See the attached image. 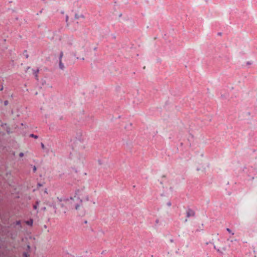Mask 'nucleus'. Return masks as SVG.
Instances as JSON below:
<instances>
[{"mask_svg": "<svg viewBox=\"0 0 257 257\" xmlns=\"http://www.w3.org/2000/svg\"><path fill=\"white\" fill-rule=\"evenodd\" d=\"M86 43L84 41H82L77 43L75 45L76 49L77 51L82 50V52L85 51V47Z\"/></svg>", "mask_w": 257, "mask_h": 257, "instance_id": "obj_1", "label": "nucleus"}, {"mask_svg": "<svg viewBox=\"0 0 257 257\" xmlns=\"http://www.w3.org/2000/svg\"><path fill=\"white\" fill-rule=\"evenodd\" d=\"M63 56V52H61L60 53V56H59V68L61 70H63L65 68L64 64L62 62V59Z\"/></svg>", "mask_w": 257, "mask_h": 257, "instance_id": "obj_2", "label": "nucleus"}, {"mask_svg": "<svg viewBox=\"0 0 257 257\" xmlns=\"http://www.w3.org/2000/svg\"><path fill=\"white\" fill-rule=\"evenodd\" d=\"M194 215V212L191 210V209H188L187 211V217H189L190 216H193Z\"/></svg>", "mask_w": 257, "mask_h": 257, "instance_id": "obj_3", "label": "nucleus"}, {"mask_svg": "<svg viewBox=\"0 0 257 257\" xmlns=\"http://www.w3.org/2000/svg\"><path fill=\"white\" fill-rule=\"evenodd\" d=\"M30 137L32 138H34V139H37L38 138V137L37 136L35 135L34 134L30 135Z\"/></svg>", "mask_w": 257, "mask_h": 257, "instance_id": "obj_4", "label": "nucleus"}, {"mask_svg": "<svg viewBox=\"0 0 257 257\" xmlns=\"http://www.w3.org/2000/svg\"><path fill=\"white\" fill-rule=\"evenodd\" d=\"M226 230L229 232V233H231L232 235L234 234V233L233 232H232L231 230L229 229V228H227L226 229Z\"/></svg>", "mask_w": 257, "mask_h": 257, "instance_id": "obj_5", "label": "nucleus"}, {"mask_svg": "<svg viewBox=\"0 0 257 257\" xmlns=\"http://www.w3.org/2000/svg\"><path fill=\"white\" fill-rule=\"evenodd\" d=\"M32 223H33L32 221H30L27 222V224L29 225H32Z\"/></svg>", "mask_w": 257, "mask_h": 257, "instance_id": "obj_6", "label": "nucleus"}, {"mask_svg": "<svg viewBox=\"0 0 257 257\" xmlns=\"http://www.w3.org/2000/svg\"><path fill=\"white\" fill-rule=\"evenodd\" d=\"M167 205H168L169 207H170V206H171V202L169 201V202H167Z\"/></svg>", "mask_w": 257, "mask_h": 257, "instance_id": "obj_7", "label": "nucleus"}, {"mask_svg": "<svg viewBox=\"0 0 257 257\" xmlns=\"http://www.w3.org/2000/svg\"><path fill=\"white\" fill-rule=\"evenodd\" d=\"M57 199L60 201V202H61L63 200V199L61 198H59V197L57 198Z\"/></svg>", "mask_w": 257, "mask_h": 257, "instance_id": "obj_8", "label": "nucleus"}, {"mask_svg": "<svg viewBox=\"0 0 257 257\" xmlns=\"http://www.w3.org/2000/svg\"><path fill=\"white\" fill-rule=\"evenodd\" d=\"M24 255L25 256V257H28L29 256V254H28V253H26L25 252L24 253Z\"/></svg>", "mask_w": 257, "mask_h": 257, "instance_id": "obj_9", "label": "nucleus"}, {"mask_svg": "<svg viewBox=\"0 0 257 257\" xmlns=\"http://www.w3.org/2000/svg\"><path fill=\"white\" fill-rule=\"evenodd\" d=\"M19 156L20 157H22L24 156V154L23 153H21L20 154H19Z\"/></svg>", "mask_w": 257, "mask_h": 257, "instance_id": "obj_10", "label": "nucleus"}, {"mask_svg": "<svg viewBox=\"0 0 257 257\" xmlns=\"http://www.w3.org/2000/svg\"><path fill=\"white\" fill-rule=\"evenodd\" d=\"M41 146H42V148L43 149H44V148H45V146H44V145L43 143H41Z\"/></svg>", "mask_w": 257, "mask_h": 257, "instance_id": "obj_11", "label": "nucleus"}, {"mask_svg": "<svg viewBox=\"0 0 257 257\" xmlns=\"http://www.w3.org/2000/svg\"><path fill=\"white\" fill-rule=\"evenodd\" d=\"M34 208L35 209H36L37 208V204L34 205Z\"/></svg>", "mask_w": 257, "mask_h": 257, "instance_id": "obj_12", "label": "nucleus"}, {"mask_svg": "<svg viewBox=\"0 0 257 257\" xmlns=\"http://www.w3.org/2000/svg\"><path fill=\"white\" fill-rule=\"evenodd\" d=\"M8 101H5V105H7L8 104Z\"/></svg>", "mask_w": 257, "mask_h": 257, "instance_id": "obj_13", "label": "nucleus"}, {"mask_svg": "<svg viewBox=\"0 0 257 257\" xmlns=\"http://www.w3.org/2000/svg\"><path fill=\"white\" fill-rule=\"evenodd\" d=\"M79 207V205H76V207H75V209L76 210L78 209V208Z\"/></svg>", "mask_w": 257, "mask_h": 257, "instance_id": "obj_14", "label": "nucleus"}, {"mask_svg": "<svg viewBox=\"0 0 257 257\" xmlns=\"http://www.w3.org/2000/svg\"><path fill=\"white\" fill-rule=\"evenodd\" d=\"M85 160V157H83L82 158V162L83 163V161Z\"/></svg>", "mask_w": 257, "mask_h": 257, "instance_id": "obj_15", "label": "nucleus"}, {"mask_svg": "<svg viewBox=\"0 0 257 257\" xmlns=\"http://www.w3.org/2000/svg\"><path fill=\"white\" fill-rule=\"evenodd\" d=\"M76 194H77V195H79V190H78V191L76 192Z\"/></svg>", "mask_w": 257, "mask_h": 257, "instance_id": "obj_16", "label": "nucleus"}, {"mask_svg": "<svg viewBox=\"0 0 257 257\" xmlns=\"http://www.w3.org/2000/svg\"><path fill=\"white\" fill-rule=\"evenodd\" d=\"M34 171H36V167H34Z\"/></svg>", "mask_w": 257, "mask_h": 257, "instance_id": "obj_17", "label": "nucleus"}]
</instances>
